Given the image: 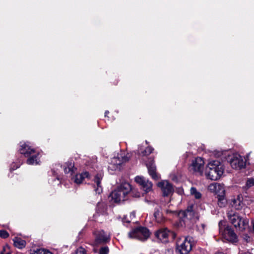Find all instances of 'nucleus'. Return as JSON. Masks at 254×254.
Wrapping results in <instances>:
<instances>
[{"mask_svg": "<svg viewBox=\"0 0 254 254\" xmlns=\"http://www.w3.org/2000/svg\"><path fill=\"white\" fill-rule=\"evenodd\" d=\"M129 157L124 152L118 153L113 157L109 164L108 169L109 171L120 170L122 165L129 160Z\"/></svg>", "mask_w": 254, "mask_h": 254, "instance_id": "obj_4", "label": "nucleus"}, {"mask_svg": "<svg viewBox=\"0 0 254 254\" xmlns=\"http://www.w3.org/2000/svg\"><path fill=\"white\" fill-rule=\"evenodd\" d=\"M136 197H139V194H137L136 195H135Z\"/></svg>", "mask_w": 254, "mask_h": 254, "instance_id": "obj_43", "label": "nucleus"}, {"mask_svg": "<svg viewBox=\"0 0 254 254\" xmlns=\"http://www.w3.org/2000/svg\"><path fill=\"white\" fill-rule=\"evenodd\" d=\"M146 166L148 173L151 177L155 180H158L159 177L156 173V166L153 159H149L148 162L146 163Z\"/></svg>", "mask_w": 254, "mask_h": 254, "instance_id": "obj_14", "label": "nucleus"}, {"mask_svg": "<svg viewBox=\"0 0 254 254\" xmlns=\"http://www.w3.org/2000/svg\"><path fill=\"white\" fill-rule=\"evenodd\" d=\"M240 225H238L237 228L241 231L246 229L249 227V221L247 219H242L241 222L239 223Z\"/></svg>", "mask_w": 254, "mask_h": 254, "instance_id": "obj_24", "label": "nucleus"}, {"mask_svg": "<svg viewBox=\"0 0 254 254\" xmlns=\"http://www.w3.org/2000/svg\"><path fill=\"white\" fill-rule=\"evenodd\" d=\"M31 254H53L49 251L43 249H37L36 250L33 251Z\"/></svg>", "mask_w": 254, "mask_h": 254, "instance_id": "obj_27", "label": "nucleus"}, {"mask_svg": "<svg viewBox=\"0 0 254 254\" xmlns=\"http://www.w3.org/2000/svg\"><path fill=\"white\" fill-rule=\"evenodd\" d=\"M88 176L89 173L87 172H85L81 174H77L74 179V182L77 184H80L82 182L83 179L85 178H88Z\"/></svg>", "mask_w": 254, "mask_h": 254, "instance_id": "obj_21", "label": "nucleus"}, {"mask_svg": "<svg viewBox=\"0 0 254 254\" xmlns=\"http://www.w3.org/2000/svg\"><path fill=\"white\" fill-rule=\"evenodd\" d=\"M153 151V148L151 147H147L144 150L140 151L139 153L142 156H147L150 154Z\"/></svg>", "mask_w": 254, "mask_h": 254, "instance_id": "obj_30", "label": "nucleus"}, {"mask_svg": "<svg viewBox=\"0 0 254 254\" xmlns=\"http://www.w3.org/2000/svg\"><path fill=\"white\" fill-rule=\"evenodd\" d=\"M204 161L201 157L193 159L189 166V170L193 173L201 176L203 172Z\"/></svg>", "mask_w": 254, "mask_h": 254, "instance_id": "obj_6", "label": "nucleus"}, {"mask_svg": "<svg viewBox=\"0 0 254 254\" xmlns=\"http://www.w3.org/2000/svg\"><path fill=\"white\" fill-rule=\"evenodd\" d=\"M135 182L138 183L145 192H148L151 190L152 184L151 182L143 177L137 176L135 178Z\"/></svg>", "mask_w": 254, "mask_h": 254, "instance_id": "obj_11", "label": "nucleus"}, {"mask_svg": "<svg viewBox=\"0 0 254 254\" xmlns=\"http://www.w3.org/2000/svg\"><path fill=\"white\" fill-rule=\"evenodd\" d=\"M74 165L72 162L66 163L64 167V170L65 174L70 173L71 175L74 172Z\"/></svg>", "mask_w": 254, "mask_h": 254, "instance_id": "obj_23", "label": "nucleus"}, {"mask_svg": "<svg viewBox=\"0 0 254 254\" xmlns=\"http://www.w3.org/2000/svg\"><path fill=\"white\" fill-rule=\"evenodd\" d=\"M8 233L5 230H0V237L2 238H6L8 237Z\"/></svg>", "mask_w": 254, "mask_h": 254, "instance_id": "obj_33", "label": "nucleus"}, {"mask_svg": "<svg viewBox=\"0 0 254 254\" xmlns=\"http://www.w3.org/2000/svg\"><path fill=\"white\" fill-rule=\"evenodd\" d=\"M202 226L203 227L204 226V224H202Z\"/></svg>", "mask_w": 254, "mask_h": 254, "instance_id": "obj_45", "label": "nucleus"}, {"mask_svg": "<svg viewBox=\"0 0 254 254\" xmlns=\"http://www.w3.org/2000/svg\"><path fill=\"white\" fill-rule=\"evenodd\" d=\"M224 170L223 165L219 161L213 160L207 165L205 174L207 179L216 181L222 176Z\"/></svg>", "mask_w": 254, "mask_h": 254, "instance_id": "obj_1", "label": "nucleus"}, {"mask_svg": "<svg viewBox=\"0 0 254 254\" xmlns=\"http://www.w3.org/2000/svg\"><path fill=\"white\" fill-rule=\"evenodd\" d=\"M253 186H254V179L249 178L247 181L245 188L248 189Z\"/></svg>", "mask_w": 254, "mask_h": 254, "instance_id": "obj_31", "label": "nucleus"}, {"mask_svg": "<svg viewBox=\"0 0 254 254\" xmlns=\"http://www.w3.org/2000/svg\"><path fill=\"white\" fill-rule=\"evenodd\" d=\"M27 157L26 162L28 165H35L39 164L40 153L39 152L35 151Z\"/></svg>", "mask_w": 254, "mask_h": 254, "instance_id": "obj_16", "label": "nucleus"}, {"mask_svg": "<svg viewBox=\"0 0 254 254\" xmlns=\"http://www.w3.org/2000/svg\"><path fill=\"white\" fill-rule=\"evenodd\" d=\"M35 151V149L31 148V147L25 143L22 144L20 149V153L23 154L26 157H29V155H31Z\"/></svg>", "mask_w": 254, "mask_h": 254, "instance_id": "obj_19", "label": "nucleus"}, {"mask_svg": "<svg viewBox=\"0 0 254 254\" xmlns=\"http://www.w3.org/2000/svg\"><path fill=\"white\" fill-rule=\"evenodd\" d=\"M126 222H127V223H129V222H130V221L127 220V221H126Z\"/></svg>", "mask_w": 254, "mask_h": 254, "instance_id": "obj_42", "label": "nucleus"}, {"mask_svg": "<svg viewBox=\"0 0 254 254\" xmlns=\"http://www.w3.org/2000/svg\"><path fill=\"white\" fill-rule=\"evenodd\" d=\"M228 217L231 223L236 228H237L238 225H240L239 223L242 221V218L236 213L229 214Z\"/></svg>", "mask_w": 254, "mask_h": 254, "instance_id": "obj_20", "label": "nucleus"}, {"mask_svg": "<svg viewBox=\"0 0 254 254\" xmlns=\"http://www.w3.org/2000/svg\"><path fill=\"white\" fill-rule=\"evenodd\" d=\"M102 179L101 174H97L94 179V190L96 193L100 194L102 192V188L101 186V181Z\"/></svg>", "mask_w": 254, "mask_h": 254, "instance_id": "obj_17", "label": "nucleus"}, {"mask_svg": "<svg viewBox=\"0 0 254 254\" xmlns=\"http://www.w3.org/2000/svg\"><path fill=\"white\" fill-rule=\"evenodd\" d=\"M123 221V222L124 223V222H126V221H127V219H126V218H124Z\"/></svg>", "mask_w": 254, "mask_h": 254, "instance_id": "obj_40", "label": "nucleus"}, {"mask_svg": "<svg viewBox=\"0 0 254 254\" xmlns=\"http://www.w3.org/2000/svg\"><path fill=\"white\" fill-rule=\"evenodd\" d=\"M194 212L192 210V206H190L185 211H182L180 212V216L183 218L185 223L187 220H191L194 216Z\"/></svg>", "mask_w": 254, "mask_h": 254, "instance_id": "obj_15", "label": "nucleus"}, {"mask_svg": "<svg viewBox=\"0 0 254 254\" xmlns=\"http://www.w3.org/2000/svg\"><path fill=\"white\" fill-rule=\"evenodd\" d=\"M166 213L169 214V213H173L174 212L172 211L169 210H166Z\"/></svg>", "mask_w": 254, "mask_h": 254, "instance_id": "obj_36", "label": "nucleus"}, {"mask_svg": "<svg viewBox=\"0 0 254 254\" xmlns=\"http://www.w3.org/2000/svg\"><path fill=\"white\" fill-rule=\"evenodd\" d=\"M190 194L193 195L196 199H199L201 197V194L194 187H192L190 189Z\"/></svg>", "mask_w": 254, "mask_h": 254, "instance_id": "obj_28", "label": "nucleus"}, {"mask_svg": "<svg viewBox=\"0 0 254 254\" xmlns=\"http://www.w3.org/2000/svg\"><path fill=\"white\" fill-rule=\"evenodd\" d=\"M95 237L94 244L95 245L106 244L110 241V236L103 230H99L94 232Z\"/></svg>", "mask_w": 254, "mask_h": 254, "instance_id": "obj_9", "label": "nucleus"}, {"mask_svg": "<svg viewBox=\"0 0 254 254\" xmlns=\"http://www.w3.org/2000/svg\"><path fill=\"white\" fill-rule=\"evenodd\" d=\"M215 254H227L221 252H218L216 253Z\"/></svg>", "mask_w": 254, "mask_h": 254, "instance_id": "obj_37", "label": "nucleus"}, {"mask_svg": "<svg viewBox=\"0 0 254 254\" xmlns=\"http://www.w3.org/2000/svg\"><path fill=\"white\" fill-rule=\"evenodd\" d=\"M158 186L161 189L164 196H169L174 191L173 187L171 184L167 181H163L158 183Z\"/></svg>", "mask_w": 254, "mask_h": 254, "instance_id": "obj_12", "label": "nucleus"}, {"mask_svg": "<svg viewBox=\"0 0 254 254\" xmlns=\"http://www.w3.org/2000/svg\"><path fill=\"white\" fill-rule=\"evenodd\" d=\"M225 222L221 221L219 223V232L222 237L228 242L236 243L238 241V237L234 230L229 226H225Z\"/></svg>", "mask_w": 254, "mask_h": 254, "instance_id": "obj_3", "label": "nucleus"}, {"mask_svg": "<svg viewBox=\"0 0 254 254\" xmlns=\"http://www.w3.org/2000/svg\"><path fill=\"white\" fill-rule=\"evenodd\" d=\"M109 113V111H106L105 113V116H107V114Z\"/></svg>", "mask_w": 254, "mask_h": 254, "instance_id": "obj_39", "label": "nucleus"}, {"mask_svg": "<svg viewBox=\"0 0 254 254\" xmlns=\"http://www.w3.org/2000/svg\"><path fill=\"white\" fill-rule=\"evenodd\" d=\"M130 216L134 218L135 217V213H134V212H131L130 213Z\"/></svg>", "mask_w": 254, "mask_h": 254, "instance_id": "obj_38", "label": "nucleus"}, {"mask_svg": "<svg viewBox=\"0 0 254 254\" xmlns=\"http://www.w3.org/2000/svg\"><path fill=\"white\" fill-rule=\"evenodd\" d=\"M75 254H86L85 250L82 247L77 249Z\"/></svg>", "mask_w": 254, "mask_h": 254, "instance_id": "obj_34", "label": "nucleus"}, {"mask_svg": "<svg viewBox=\"0 0 254 254\" xmlns=\"http://www.w3.org/2000/svg\"><path fill=\"white\" fill-rule=\"evenodd\" d=\"M107 206L103 202H98L97 205L96 210L99 213L103 214L106 210Z\"/></svg>", "mask_w": 254, "mask_h": 254, "instance_id": "obj_26", "label": "nucleus"}, {"mask_svg": "<svg viewBox=\"0 0 254 254\" xmlns=\"http://www.w3.org/2000/svg\"><path fill=\"white\" fill-rule=\"evenodd\" d=\"M252 224H253V230L254 231V222H253Z\"/></svg>", "mask_w": 254, "mask_h": 254, "instance_id": "obj_41", "label": "nucleus"}, {"mask_svg": "<svg viewBox=\"0 0 254 254\" xmlns=\"http://www.w3.org/2000/svg\"><path fill=\"white\" fill-rule=\"evenodd\" d=\"M128 235L129 238L144 241L149 237L150 233L147 228L138 227L132 230Z\"/></svg>", "mask_w": 254, "mask_h": 254, "instance_id": "obj_5", "label": "nucleus"}, {"mask_svg": "<svg viewBox=\"0 0 254 254\" xmlns=\"http://www.w3.org/2000/svg\"><path fill=\"white\" fill-rule=\"evenodd\" d=\"M171 235L173 238L175 237V235L173 232L169 231L166 228L161 229L155 233V236L164 243L168 242V237Z\"/></svg>", "mask_w": 254, "mask_h": 254, "instance_id": "obj_10", "label": "nucleus"}, {"mask_svg": "<svg viewBox=\"0 0 254 254\" xmlns=\"http://www.w3.org/2000/svg\"><path fill=\"white\" fill-rule=\"evenodd\" d=\"M131 190L130 185L127 183H124L112 191L110 196L116 202L124 201Z\"/></svg>", "mask_w": 254, "mask_h": 254, "instance_id": "obj_2", "label": "nucleus"}, {"mask_svg": "<svg viewBox=\"0 0 254 254\" xmlns=\"http://www.w3.org/2000/svg\"><path fill=\"white\" fill-rule=\"evenodd\" d=\"M209 190L217 195V197L225 195V190L223 185L218 183H213L208 186Z\"/></svg>", "mask_w": 254, "mask_h": 254, "instance_id": "obj_13", "label": "nucleus"}, {"mask_svg": "<svg viewBox=\"0 0 254 254\" xmlns=\"http://www.w3.org/2000/svg\"><path fill=\"white\" fill-rule=\"evenodd\" d=\"M231 167L236 170L244 168L246 165V160L239 154H234L230 159Z\"/></svg>", "mask_w": 254, "mask_h": 254, "instance_id": "obj_8", "label": "nucleus"}, {"mask_svg": "<svg viewBox=\"0 0 254 254\" xmlns=\"http://www.w3.org/2000/svg\"><path fill=\"white\" fill-rule=\"evenodd\" d=\"M13 241L14 246L18 249H22L26 246L25 241L20 238L15 237Z\"/></svg>", "mask_w": 254, "mask_h": 254, "instance_id": "obj_22", "label": "nucleus"}, {"mask_svg": "<svg viewBox=\"0 0 254 254\" xmlns=\"http://www.w3.org/2000/svg\"><path fill=\"white\" fill-rule=\"evenodd\" d=\"M6 254H10V253H7Z\"/></svg>", "mask_w": 254, "mask_h": 254, "instance_id": "obj_44", "label": "nucleus"}, {"mask_svg": "<svg viewBox=\"0 0 254 254\" xmlns=\"http://www.w3.org/2000/svg\"><path fill=\"white\" fill-rule=\"evenodd\" d=\"M193 239L190 236H187L184 240L177 243V250L180 254H188L191 250Z\"/></svg>", "mask_w": 254, "mask_h": 254, "instance_id": "obj_7", "label": "nucleus"}, {"mask_svg": "<svg viewBox=\"0 0 254 254\" xmlns=\"http://www.w3.org/2000/svg\"><path fill=\"white\" fill-rule=\"evenodd\" d=\"M154 216L156 221L158 223H162L164 221V217L158 209L155 210Z\"/></svg>", "mask_w": 254, "mask_h": 254, "instance_id": "obj_25", "label": "nucleus"}, {"mask_svg": "<svg viewBox=\"0 0 254 254\" xmlns=\"http://www.w3.org/2000/svg\"><path fill=\"white\" fill-rule=\"evenodd\" d=\"M243 239L247 242L251 241V238L248 234H244L243 236Z\"/></svg>", "mask_w": 254, "mask_h": 254, "instance_id": "obj_35", "label": "nucleus"}, {"mask_svg": "<svg viewBox=\"0 0 254 254\" xmlns=\"http://www.w3.org/2000/svg\"><path fill=\"white\" fill-rule=\"evenodd\" d=\"M218 201L217 204L220 207H223L225 205L226 203V200L225 197V195L217 197Z\"/></svg>", "mask_w": 254, "mask_h": 254, "instance_id": "obj_29", "label": "nucleus"}, {"mask_svg": "<svg viewBox=\"0 0 254 254\" xmlns=\"http://www.w3.org/2000/svg\"><path fill=\"white\" fill-rule=\"evenodd\" d=\"M243 197L241 195H238L236 198L232 199L231 205L236 210H240L244 206Z\"/></svg>", "mask_w": 254, "mask_h": 254, "instance_id": "obj_18", "label": "nucleus"}, {"mask_svg": "<svg viewBox=\"0 0 254 254\" xmlns=\"http://www.w3.org/2000/svg\"><path fill=\"white\" fill-rule=\"evenodd\" d=\"M109 250L108 247H103L100 248L99 254H108Z\"/></svg>", "mask_w": 254, "mask_h": 254, "instance_id": "obj_32", "label": "nucleus"}]
</instances>
